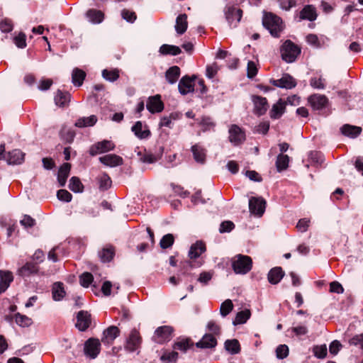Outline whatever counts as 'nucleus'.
I'll list each match as a JSON object with an SVG mask.
<instances>
[{
    "label": "nucleus",
    "instance_id": "obj_3",
    "mask_svg": "<svg viewBox=\"0 0 363 363\" xmlns=\"http://www.w3.org/2000/svg\"><path fill=\"white\" fill-rule=\"evenodd\" d=\"M281 55L284 61L294 62L301 53V48L290 40H286L281 45Z\"/></svg>",
    "mask_w": 363,
    "mask_h": 363
},
{
    "label": "nucleus",
    "instance_id": "obj_59",
    "mask_svg": "<svg viewBox=\"0 0 363 363\" xmlns=\"http://www.w3.org/2000/svg\"><path fill=\"white\" fill-rule=\"evenodd\" d=\"M258 72V69L253 61H249L247 67V76L250 79L254 78Z\"/></svg>",
    "mask_w": 363,
    "mask_h": 363
},
{
    "label": "nucleus",
    "instance_id": "obj_12",
    "mask_svg": "<svg viewBox=\"0 0 363 363\" xmlns=\"http://www.w3.org/2000/svg\"><path fill=\"white\" fill-rule=\"evenodd\" d=\"M180 197H182V187L179 185L171 183L168 191L167 201L175 209L178 208L180 206Z\"/></svg>",
    "mask_w": 363,
    "mask_h": 363
},
{
    "label": "nucleus",
    "instance_id": "obj_1",
    "mask_svg": "<svg viewBox=\"0 0 363 363\" xmlns=\"http://www.w3.org/2000/svg\"><path fill=\"white\" fill-rule=\"evenodd\" d=\"M283 22L280 17L272 13H267L262 19L263 26L267 29L274 38H279L283 30Z\"/></svg>",
    "mask_w": 363,
    "mask_h": 363
},
{
    "label": "nucleus",
    "instance_id": "obj_29",
    "mask_svg": "<svg viewBox=\"0 0 363 363\" xmlns=\"http://www.w3.org/2000/svg\"><path fill=\"white\" fill-rule=\"evenodd\" d=\"M71 164L69 163H64L60 166L57 172V182L60 186H64L67 179L69 175Z\"/></svg>",
    "mask_w": 363,
    "mask_h": 363
},
{
    "label": "nucleus",
    "instance_id": "obj_27",
    "mask_svg": "<svg viewBox=\"0 0 363 363\" xmlns=\"http://www.w3.org/2000/svg\"><path fill=\"white\" fill-rule=\"evenodd\" d=\"M284 276V272L280 267L271 269L267 274V279L270 284H277Z\"/></svg>",
    "mask_w": 363,
    "mask_h": 363
},
{
    "label": "nucleus",
    "instance_id": "obj_48",
    "mask_svg": "<svg viewBox=\"0 0 363 363\" xmlns=\"http://www.w3.org/2000/svg\"><path fill=\"white\" fill-rule=\"evenodd\" d=\"M119 70L118 69H104L102 71V77L106 81L113 82L119 78Z\"/></svg>",
    "mask_w": 363,
    "mask_h": 363
},
{
    "label": "nucleus",
    "instance_id": "obj_51",
    "mask_svg": "<svg viewBox=\"0 0 363 363\" xmlns=\"http://www.w3.org/2000/svg\"><path fill=\"white\" fill-rule=\"evenodd\" d=\"M313 352L315 357L318 359H323L327 355L326 345H315L313 348Z\"/></svg>",
    "mask_w": 363,
    "mask_h": 363
},
{
    "label": "nucleus",
    "instance_id": "obj_40",
    "mask_svg": "<svg viewBox=\"0 0 363 363\" xmlns=\"http://www.w3.org/2000/svg\"><path fill=\"white\" fill-rule=\"evenodd\" d=\"M224 347L231 354H238L241 350L240 342L237 339L226 340Z\"/></svg>",
    "mask_w": 363,
    "mask_h": 363
},
{
    "label": "nucleus",
    "instance_id": "obj_22",
    "mask_svg": "<svg viewBox=\"0 0 363 363\" xmlns=\"http://www.w3.org/2000/svg\"><path fill=\"white\" fill-rule=\"evenodd\" d=\"M25 154L20 150L9 152L5 157L9 164H20L24 161Z\"/></svg>",
    "mask_w": 363,
    "mask_h": 363
},
{
    "label": "nucleus",
    "instance_id": "obj_20",
    "mask_svg": "<svg viewBox=\"0 0 363 363\" xmlns=\"http://www.w3.org/2000/svg\"><path fill=\"white\" fill-rule=\"evenodd\" d=\"M120 335V330L116 326H110L103 333L101 341L105 345H111Z\"/></svg>",
    "mask_w": 363,
    "mask_h": 363
},
{
    "label": "nucleus",
    "instance_id": "obj_38",
    "mask_svg": "<svg viewBox=\"0 0 363 363\" xmlns=\"http://www.w3.org/2000/svg\"><path fill=\"white\" fill-rule=\"evenodd\" d=\"M195 123L201 126L203 131L211 130L216 126V123L213 121L212 118L206 116L195 119Z\"/></svg>",
    "mask_w": 363,
    "mask_h": 363
},
{
    "label": "nucleus",
    "instance_id": "obj_26",
    "mask_svg": "<svg viewBox=\"0 0 363 363\" xmlns=\"http://www.w3.org/2000/svg\"><path fill=\"white\" fill-rule=\"evenodd\" d=\"M13 318L15 319V322L20 327H29L33 324V320L30 318L20 313H16L13 317L9 315L6 316V320L9 322H11Z\"/></svg>",
    "mask_w": 363,
    "mask_h": 363
},
{
    "label": "nucleus",
    "instance_id": "obj_54",
    "mask_svg": "<svg viewBox=\"0 0 363 363\" xmlns=\"http://www.w3.org/2000/svg\"><path fill=\"white\" fill-rule=\"evenodd\" d=\"M13 43L18 48H25L26 47V35L24 33H19L13 38Z\"/></svg>",
    "mask_w": 363,
    "mask_h": 363
},
{
    "label": "nucleus",
    "instance_id": "obj_23",
    "mask_svg": "<svg viewBox=\"0 0 363 363\" xmlns=\"http://www.w3.org/2000/svg\"><path fill=\"white\" fill-rule=\"evenodd\" d=\"M132 132L139 139H146L150 135V131L147 126L144 127L141 121H137L131 128Z\"/></svg>",
    "mask_w": 363,
    "mask_h": 363
},
{
    "label": "nucleus",
    "instance_id": "obj_62",
    "mask_svg": "<svg viewBox=\"0 0 363 363\" xmlns=\"http://www.w3.org/2000/svg\"><path fill=\"white\" fill-rule=\"evenodd\" d=\"M207 329L213 336L220 334V327L213 320H211L208 323Z\"/></svg>",
    "mask_w": 363,
    "mask_h": 363
},
{
    "label": "nucleus",
    "instance_id": "obj_4",
    "mask_svg": "<svg viewBox=\"0 0 363 363\" xmlns=\"http://www.w3.org/2000/svg\"><path fill=\"white\" fill-rule=\"evenodd\" d=\"M142 343V337L136 329H133L125 340V350L133 352L139 350Z\"/></svg>",
    "mask_w": 363,
    "mask_h": 363
},
{
    "label": "nucleus",
    "instance_id": "obj_39",
    "mask_svg": "<svg viewBox=\"0 0 363 363\" xmlns=\"http://www.w3.org/2000/svg\"><path fill=\"white\" fill-rule=\"evenodd\" d=\"M97 122V117L91 115L89 117H82L77 119L74 123L76 127L84 128L94 125Z\"/></svg>",
    "mask_w": 363,
    "mask_h": 363
},
{
    "label": "nucleus",
    "instance_id": "obj_36",
    "mask_svg": "<svg viewBox=\"0 0 363 363\" xmlns=\"http://www.w3.org/2000/svg\"><path fill=\"white\" fill-rule=\"evenodd\" d=\"M71 95L68 92H63L57 90L55 96V103L60 107H63L68 104L70 101Z\"/></svg>",
    "mask_w": 363,
    "mask_h": 363
},
{
    "label": "nucleus",
    "instance_id": "obj_8",
    "mask_svg": "<svg viewBox=\"0 0 363 363\" xmlns=\"http://www.w3.org/2000/svg\"><path fill=\"white\" fill-rule=\"evenodd\" d=\"M308 102L314 111H323L328 107L329 101L325 96L313 94L308 97Z\"/></svg>",
    "mask_w": 363,
    "mask_h": 363
},
{
    "label": "nucleus",
    "instance_id": "obj_60",
    "mask_svg": "<svg viewBox=\"0 0 363 363\" xmlns=\"http://www.w3.org/2000/svg\"><path fill=\"white\" fill-rule=\"evenodd\" d=\"M219 67L216 62L213 63L211 65L206 66V77L209 79H213L217 74Z\"/></svg>",
    "mask_w": 363,
    "mask_h": 363
},
{
    "label": "nucleus",
    "instance_id": "obj_7",
    "mask_svg": "<svg viewBox=\"0 0 363 363\" xmlns=\"http://www.w3.org/2000/svg\"><path fill=\"white\" fill-rule=\"evenodd\" d=\"M101 350V343L97 338H89L84 343V351L86 356L95 359Z\"/></svg>",
    "mask_w": 363,
    "mask_h": 363
},
{
    "label": "nucleus",
    "instance_id": "obj_64",
    "mask_svg": "<svg viewBox=\"0 0 363 363\" xmlns=\"http://www.w3.org/2000/svg\"><path fill=\"white\" fill-rule=\"evenodd\" d=\"M330 292L336 294H342L344 288L340 283L337 281H333L330 284Z\"/></svg>",
    "mask_w": 363,
    "mask_h": 363
},
{
    "label": "nucleus",
    "instance_id": "obj_47",
    "mask_svg": "<svg viewBox=\"0 0 363 363\" xmlns=\"http://www.w3.org/2000/svg\"><path fill=\"white\" fill-rule=\"evenodd\" d=\"M69 189L74 193H82L84 191V185L77 177H72L69 179Z\"/></svg>",
    "mask_w": 363,
    "mask_h": 363
},
{
    "label": "nucleus",
    "instance_id": "obj_56",
    "mask_svg": "<svg viewBox=\"0 0 363 363\" xmlns=\"http://www.w3.org/2000/svg\"><path fill=\"white\" fill-rule=\"evenodd\" d=\"M235 225L233 222L230 220H224L220 225L219 233H230L235 228Z\"/></svg>",
    "mask_w": 363,
    "mask_h": 363
},
{
    "label": "nucleus",
    "instance_id": "obj_31",
    "mask_svg": "<svg viewBox=\"0 0 363 363\" xmlns=\"http://www.w3.org/2000/svg\"><path fill=\"white\" fill-rule=\"evenodd\" d=\"M194 160L200 164H204L206 159V151L201 145L196 144L191 148Z\"/></svg>",
    "mask_w": 363,
    "mask_h": 363
},
{
    "label": "nucleus",
    "instance_id": "obj_53",
    "mask_svg": "<svg viewBox=\"0 0 363 363\" xmlns=\"http://www.w3.org/2000/svg\"><path fill=\"white\" fill-rule=\"evenodd\" d=\"M93 279V275L89 272H84L79 277L80 284L85 288L89 286V285L92 283Z\"/></svg>",
    "mask_w": 363,
    "mask_h": 363
},
{
    "label": "nucleus",
    "instance_id": "obj_42",
    "mask_svg": "<svg viewBox=\"0 0 363 363\" xmlns=\"http://www.w3.org/2000/svg\"><path fill=\"white\" fill-rule=\"evenodd\" d=\"M86 77V73L82 69L74 68L72 73V82L75 86H80Z\"/></svg>",
    "mask_w": 363,
    "mask_h": 363
},
{
    "label": "nucleus",
    "instance_id": "obj_15",
    "mask_svg": "<svg viewBox=\"0 0 363 363\" xmlns=\"http://www.w3.org/2000/svg\"><path fill=\"white\" fill-rule=\"evenodd\" d=\"M230 141L235 145L242 143L245 140V132L237 125H232L229 129Z\"/></svg>",
    "mask_w": 363,
    "mask_h": 363
},
{
    "label": "nucleus",
    "instance_id": "obj_30",
    "mask_svg": "<svg viewBox=\"0 0 363 363\" xmlns=\"http://www.w3.org/2000/svg\"><path fill=\"white\" fill-rule=\"evenodd\" d=\"M197 80V77L196 75H192L189 77L188 75H185L183 77L182 81V93L183 95H185L188 93L194 91V86L196 85V82Z\"/></svg>",
    "mask_w": 363,
    "mask_h": 363
},
{
    "label": "nucleus",
    "instance_id": "obj_41",
    "mask_svg": "<svg viewBox=\"0 0 363 363\" xmlns=\"http://www.w3.org/2000/svg\"><path fill=\"white\" fill-rule=\"evenodd\" d=\"M86 16L92 23H100L104 18V13L96 9H89L86 13Z\"/></svg>",
    "mask_w": 363,
    "mask_h": 363
},
{
    "label": "nucleus",
    "instance_id": "obj_46",
    "mask_svg": "<svg viewBox=\"0 0 363 363\" xmlns=\"http://www.w3.org/2000/svg\"><path fill=\"white\" fill-rule=\"evenodd\" d=\"M251 312L249 309H245L238 312L233 322L234 325L244 324L250 318Z\"/></svg>",
    "mask_w": 363,
    "mask_h": 363
},
{
    "label": "nucleus",
    "instance_id": "obj_18",
    "mask_svg": "<svg viewBox=\"0 0 363 363\" xmlns=\"http://www.w3.org/2000/svg\"><path fill=\"white\" fill-rule=\"evenodd\" d=\"M218 344L216 338L211 333H206L200 341L196 343V347L201 349H212Z\"/></svg>",
    "mask_w": 363,
    "mask_h": 363
},
{
    "label": "nucleus",
    "instance_id": "obj_6",
    "mask_svg": "<svg viewBox=\"0 0 363 363\" xmlns=\"http://www.w3.org/2000/svg\"><path fill=\"white\" fill-rule=\"evenodd\" d=\"M114 148L115 144L111 140H104L93 144L89 148V153L91 156H95L113 150Z\"/></svg>",
    "mask_w": 363,
    "mask_h": 363
},
{
    "label": "nucleus",
    "instance_id": "obj_58",
    "mask_svg": "<svg viewBox=\"0 0 363 363\" xmlns=\"http://www.w3.org/2000/svg\"><path fill=\"white\" fill-rule=\"evenodd\" d=\"M324 81L325 79L322 77H312L310 80V85L314 89H324L325 88Z\"/></svg>",
    "mask_w": 363,
    "mask_h": 363
},
{
    "label": "nucleus",
    "instance_id": "obj_35",
    "mask_svg": "<svg viewBox=\"0 0 363 363\" xmlns=\"http://www.w3.org/2000/svg\"><path fill=\"white\" fill-rule=\"evenodd\" d=\"M206 250V245L202 242H196L192 245L189 251V257L190 259L198 258Z\"/></svg>",
    "mask_w": 363,
    "mask_h": 363
},
{
    "label": "nucleus",
    "instance_id": "obj_43",
    "mask_svg": "<svg viewBox=\"0 0 363 363\" xmlns=\"http://www.w3.org/2000/svg\"><path fill=\"white\" fill-rule=\"evenodd\" d=\"M179 75L180 68L178 66L171 67L165 73L166 79L170 84H174L177 81Z\"/></svg>",
    "mask_w": 363,
    "mask_h": 363
},
{
    "label": "nucleus",
    "instance_id": "obj_34",
    "mask_svg": "<svg viewBox=\"0 0 363 363\" xmlns=\"http://www.w3.org/2000/svg\"><path fill=\"white\" fill-rule=\"evenodd\" d=\"M342 135L354 138L362 132V128L349 124L343 125L340 128Z\"/></svg>",
    "mask_w": 363,
    "mask_h": 363
},
{
    "label": "nucleus",
    "instance_id": "obj_10",
    "mask_svg": "<svg viewBox=\"0 0 363 363\" xmlns=\"http://www.w3.org/2000/svg\"><path fill=\"white\" fill-rule=\"evenodd\" d=\"M251 100L254 105V113L258 116L264 115L269 108L267 98L259 95H252Z\"/></svg>",
    "mask_w": 363,
    "mask_h": 363
},
{
    "label": "nucleus",
    "instance_id": "obj_57",
    "mask_svg": "<svg viewBox=\"0 0 363 363\" xmlns=\"http://www.w3.org/2000/svg\"><path fill=\"white\" fill-rule=\"evenodd\" d=\"M57 197L60 201L69 202L72 201V195L66 189H60L57 192Z\"/></svg>",
    "mask_w": 363,
    "mask_h": 363
},
{
    "label": "nucleus",
    "instance_id": "obj_9",
    "mask_svg": "<svg viewBox=\"0 0 363 363\" xmlns=\"http://www.w3.org/2000/svg\"><path fill=\"white\" fill-rule=\"evenodd\" d=\"M269 82L274 86L286 89H291L297 84L296 79L288 73L283 74L281 78L279 79H271Z\"/></svg>",
    "mask_w": 363,
    "mask_h": 363
},
{
    "label": "nucleus",
    "instance_id": "obj_2",
    "mask_svg": "<svg viewBox=\"0 0 363 363\" xmlns=\"http://www.w3.org/2000/svg\"><path fill=\"white\" fill-rule=\"evenodd\" d=\"M232 267L235 274H246L252 267V259L250 256L237 255L232 259Z\"/></svg>",
    "mask_w": 363,
    "mask_h": 363
},
{
    "label": "nucleus",
    "instance_id": "obj_25",
    "mask_svg": "<svg viewBox=\"0 0 363 363\" xmlns=\"http://www.w3.org/2000/svg\"><path fill=\"white\" fill-rule=\"evenodd\" d=\"M13 280L12 272L0 270V294L4 292Z\"/></svg>",
    "mask_w": 363,
    "mask_h": 363
},
{
    "label": "nucleus",
    "instance_id": "obj_5",
    "mask_svg": "<svg viewBox=\"0 0 363 363\" xmlns=\"http://www.w3.org/2000/svg\"><path fill=\"white\" fill-rule=\"evenodd\" d=\"M173 329L170 326L164 325L157 328L152 340L157 344H164L172 338Z\"/></svg>",
    "mask_w": 363,
    "mask_h": 363
},
{
    "label": "nucleus",
    "instance_id": "obj_33",
    "mask_svg": "<svg viewBox=\"0 0 363 363\" xmlns=\"http://www.w3.org/2000/svg\"><path fill=\"white\" fill-rule=\"evenodd\" d=\"M66 294L64 289V284L62 282H55L52 287V298L55 301H60L63 299Z\"/></svg>",
    "mask_w": 363,
    "mask_h": 363
},
{
    "label": "nucleus",
    "instance_id": "obj_44",
    "mask_svg": "<svg viewBox=\"0 0 363 363\" xmlns=\"http://www.w3.org/2000/svg\"><path fill=\"white\" fill-rule=\"evenodd\" d=\"M289 157L287 155H278L276 160V167L278 172L285 170L289 167Z\"/></svg>",
    "mask_w": 363,
    "mask_h": 363
},
{
    "label": "nucleus",
    "instance_id": "obj_32",
    "mask_svg": "<svg viewBox=\"0 0 363 363\" xmlns=\"http://www.w3.org/2000/svg\"><path fill=\"white\" fill-rule=\"evenodd\" d=\"M38 272V267L36 264L33 262H27L23 267L18 269V274L21 277H29L31 274H37Z\"/></svg>",
    "mask_w": 363,
    "mask_h": 363
},
{
    "label": "nucleus",
    "instance_id": "obj_21",
    "mask_svg": "<svg viewBox=\"0 0 363 363\" xmlns=\"http://www.w3.org/2000/svg\"><path fill=\"white\" fill-rule=\"evenodd\" d=\"M317 16L318 14L315 7L311 4L306 5L299 13L300 20L314 21L317 18Z\"/></svg>",
    "mask_w": 363,
    "mask_h": 363
},
{
    "label": "nucleus",
    "instance_id": "obj_37",
    "mask_svg": "<svg viewBox=\"0 0 363 363\" xmlns=\"http://www.w3.org/2000/svg\"><path fill=\"white\" fill-rule=\"evenodd\" d=\"M182 52L179 47L172 45L163 44L159 49L161 55H177Z\"/></svg>",
    "mask_w": 363,
    "mask_h": 363
},
{
    "label": "nucleus",
    "instance_id": "obj_19",
    "mask_svg": "<svg viewBox=\"0 0 363 363\" xmlns=\"http://www.w3.org/2000/svg\"><path fill=\"white\" fill-rule=\"evenodd\" d=\"M286 103L282 99H279L274 104L269 111V116L272 119L276 120L281 117L285 113Z\"/></svg>",
    "mask_w": 363,
    "mask_h": 363
},
{
    "label": "nucleus",
    "instance_id": "obj_45",
    "mask_svg": "<svg viewBox=\"0 0 363 363\" xmlns=\"http://www.w3.org/2000/svg\"><path fill=\"white\" fill-rule=\"evenodd\" d=\"M99 182V188L100 191H104L108 190L111 186V179L106 173H103L97 177Z\"/></svg>",
    "mask_w": 363,
    "mask_h": 363
},
{
    "label": "nucleus",
    "instance_id": "obj_50",
    "mask_svg": "<svg viewBox=\"0 0 363 363\" xmlns=\"http://www.w3.org/2000/svg\"><path fill=\"white\" fill-rule=\"evenodd\" d=\"M174 236L172 234H167L164 235L160 241V246L162 249H167L170 247L174 243Z\"/></svg>",
    "mask_w": 363,
    "mask_h": 363
},
{
    "label": "nucleus",
    "instance_id": "obj_52",
    "mask_svg": "<svg viewBox=\"0 0 363 363\" xmlns=\"http://www.w3.org/2000/svg\"><path fill=\"white\" fill-rule=\"evenodd\" d=\"M13 24L11 19L4 18L0 21V30L2 33H8L12 31Z\"/></svg>",
    "mask_w": 363,
    "mask_h": 363
},
{
    "label": "nucleus",
    "instance_id": "obj_16",
    "mask_svg": "<svg viewBox=\"0 0 363 363\" xmlns=\"http://www.w3.org/2000/svg\"><path fill=\"white\" fill-rule=\"evenodd\" d=\"M99 162L108 167H116L123 164V158L115 154H108L99 158Z\"/></svg>",
    "mask_w": 363,
    "mask_h": 363
},
{
    "label": "nucleus",
    "instance_id": "obj_63",
    "mask_svg": "<svg viewBox=\"0 0 363 363\" xmlns=\"http://www.w3.org/2000/svg\"><path fill=\"white\" fill-rule=\"evenodd\" d=\"M349 343L350 345L359 346L363 350V333L353 336Z\"/></svg>",
    "mask_w": 363,
    "mask_h": 363
},
{
    "label": "nucleus",
    "instance_id": "obj_11",
    "mask_svg": "<svg viewBox=\"0 0 363 363\" xmlns=\"http://www.w3.org/2000/svg\"><path fill=\"white\" fill-rule=\"evenodd\" d=\"M266 201L261 197H251L249 200V209L251 213L262 216L265 211Z\"/></svg>",
    "mask_w": 363,
    "mask_h": 363
},
{
    "label": "nucleus",
    "instance_id": "obj_55",
    "mask_svg": "<svg viewBox=\"0 0 363 363\" xmlns=\"http://www.w3.org/2000/svg\"><path fill=\"white\" fill-rule=\"evenodd\" d=\"M289 352V347L286 345H279L276 349V356L279 359L287 357Z\"/></svg>",
    "mask_w": 363,
    "mask_h": 363
},
{
    "label": "nucleus",
    "instance_id": "obj_28",
    "mask_svg": "<svg viewBox=\"0 0 363 363\" xmlns=\"http://www.w3.org/2000/svg\"><path fill=\"white\" fill-rule=\"evenodd\" d=\"M225 18L230 25H232L235 19L239 23L242 16V10L231 6L228 7L225 11Z\"/></svg>",
    "mask_w": 363,
    "mask_h": 363
},
{
    "label": "nucleus",
    "instance_id": "obj_49",
    "mask_svg": "<svg viewBox=\"0 0 363 363\" xmlns=\"http://www.w3.org/2000/svg\"><path fill=\"white\" fill-rule=\"evenodd\" d=\"M233 309V304L230 299H226L220 307V313L223 317L228 315Z\"/></svg>",
    "mask_w": 363,
    "mask_h": 363
},
{
    "label": "nucleus",
    "instance_id": "obj_24",
    "mask_svg": "<svg viewBox=\"0 0 363 363\" xmlns=\"http://www.w3.org/2000/svg\"><path fill=\"white\" fill-rule=\"evenodd\" d=\"M98 254L102 262H109L115 255V247L111 245H106L99 251Z\"/></svg>",
    "mask_w": 363,
    "mask_h": 363
},
{
    "label": "nucleus",
    "instance_id": "obj_13",
    "mask_svg": "<svg viewBox=\"0 0 363 363\" xmlns=\"http://www.w3.org/2000/svg\"><path fill=\"white\" fill-rule=\"evenodd\" d=\"M164 103L160 94L150 96L147 99L146 108L151 113H160L164 110Z\"/></svg>",
    "mask_w": 363,
    "mask_h": 363
},
{
    "label": "nucleus",
    "instance_id": "obj_61",
    "mask_svg": "<svg viewBox=\"0 0 363 363\" xmlns=\"http://www.w3.org/2000/svg\"><path fill=\"white\" fill-rule=\"evenodd\" d=\"M121 16L124 20L129 23H133L136 19L135 13L127 9L122 10Z\"/></svg>",
    "mask_w": 363,
    "mask_h": 363
},
{
    "label": "nucleus",
    "instance_id": "obj_14",
    "mask_svg": "<svg viewBox=\"0 0 363 363\" xmlns=\"http://www.w3.org/2000/svg\"><path fill=\"white\" fill-rule=\"evenodd\" d=\"M91 314L86 311H80L77 315L76 328L80 331H85L91 325Z\"/></svg>",
    "mask_w": 363,
    "mask_h": 363
},
{
    "label": "nucleus",
    "instance_id": "obj_17",
    "mask_svg": "<svg viewBox=\"0 0 363 363\" xmlns=\"http://www.w3.org/2000/svg\"><path fill=\"white\" fill-rule=\"evenodd\" d=\"M176 350H182V341H177L173 346V350L166 351L161 356V360L165 363H175L179 357V354Z\"/></svg>",
    "mask_w": 363,
    "mask_h": 363
}]
</instances>
